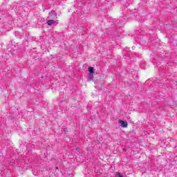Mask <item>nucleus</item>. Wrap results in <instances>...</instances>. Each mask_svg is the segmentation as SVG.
Masks as SVG:
<instances>
[{
  "mask_svg": "<svg viewBox=\"0 0 177 177\" xmlns=\"http://www.w3.org/2000/svg\"><path fill=\"white\" fill-rule=\"evenodd\" d=\"M64 132H66V129H64Z\"/></svg>",
  "mask_w": 177,
  "mask_h": 177,
  "instance_id": "nucleus-6",
  "label": "nucleus"
},
{
  "mask_svg": "<svg viewBox=\"0 0 177 177\" xmlns=\"http://www.w3.org/2000/svg\"><path fill=\"white\" fill-rule=\"evenodd\" d=\"M115 177H124L121 174H116Z\"/></svg>",
  "mask_w": 177,
  "mask_h": 177,
  "instance_id": "nucleus-5",
  "label": "nucleus"
},
{
  "mask_svg": "<svg viewBox=\"0 0 177 177\" xmlns=\"http://www.w3.org/2000/svg\"><path fill=\"white\" fill-rule=\"evenodd\" d=\"M119 122L122 128H128V122L124 120H119Z\"/></svg>",
  "mask_w": 177,
  "mask_h": 177,
  "instance_id": "nucleus-2",
  "label": "nucleus"
},
{
  "mask_svg": "<svg viewBox=\"0 0 177 177\" xmlns=\"http://www.w3.org/2000/svg\"><path fill=\"white\" fill-rule=\"evenodd\" d=\"M88 72L91 77H93V74H95V69L93 67H88Z\"/></svg>",
  "mask_w": 177,
  "mask_h": 177,
  "instance_id": "nucleus-4",
  "label": "nucleus"
},
{
  "mask_svg": "<svg viewBox=\"0 0 177 177\" xmlns=\"http://www.w3.org/2000/svg\"><path fill=\"white\" fill-rule=\"evenodd\" d=\"M47 20H57V14L55 11H51L47 17Z\"/></svg>",
  "mask_w": 177,
  "mask_h": 177,
  "instance_id": "nucleus-1",
  "label": "nucleus"
},
{
  "mask_svg": "<svg viewBox=\"0 0 177 177\" xmlns=\"http://www.w3.org/2000/svg\"><path fill=\"white\" fill-rule=\"evenodd\" d=\"M57 21V19H47L48 26H52V24H55Z\"/></svg>",
  "mask_w": 177,
  "mask_h": 177,
  "instance_id": "nucleus-3",
  "label": "nucleus"
}]
</instances>
